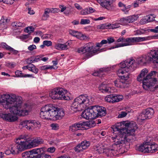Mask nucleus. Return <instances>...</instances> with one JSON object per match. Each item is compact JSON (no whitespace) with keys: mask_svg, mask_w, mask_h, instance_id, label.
Returning <instances> with one entry per match:
<instances>
[{"mask_svg":"<svg viewBox=\"0 0 158 158\" xmlns=\"http://www.w3.org/2000/svg\"><path fill=\"white\" fill-rule=\"evenodd\" d=\"M22 98L13 94H4L0 95V105L5 109L10 108V111L20 116L27 115L28 110L19 109L22 104Z\"/></svg>","mask_w":158,"mask_h":158,"instance_id":"obj_1","label":"nucleus"},{"mask_svg":"<svg viewBox=\"0 0 158 158\" xmlns=\"http://www.w3.org/2000/svg\"><path fill=\"white\" fill-rule=\"evenodd\" d=\"M123 126L119 123L113 127L112 128L114 134L111 137V139L115 145L126 147L130 145V140L127 138V136L134 135L137 127L136 125L135 126L124 128L123 127Z\"/></svg>","mask_w":158,"mask_h":158,"instance_id":"obj_2","label":"nucleus"},{"mask_svg":"<svg viewBox=\"0 0 158 158\" xmlns=\"http://www.w3.org/2000/svg\"><path fill=\"white\" fill-rule=\"evenodd\" d=\"M148 69H143L137 77V80L139 82H142L144 89L152 91L157 81L156 77L158 76V73L155 71H152L148 74Z\"/></svg>","mask_w":158,"mask_h":158,"instance_id":"obj_3","label":"nucleus"},{"mask_svg":"<svg viewBox=\"0 0 158 158\" xmlns=\"http://www.w3.org/2000/svg\"><path fill=\"white\" fill-rule=\"evenodd\" d=\"M106 108L99 106H91L85 110L81 116L86 119H92L105 116L106 114Z\"/></svg>","mask_w":158,"mask_h":158,"instance_id":"obj_4","label":"nucleus"},{"mask_svg":"<svg viewBox=\"0 0 158 158\" xmlns=\"http://www.w3.org/2000/svg\"><path fill=\"white\" fill-rule=\"evenodd\" d=\"M135 60L128 59L120 64L121 69L118 70V73L123 74L121 76V78L125 81L129 78V74L128 72L132 71L134 70V64Z\"/></svg>","mask_w":158,"mask_h":158,"instance_id":"obj_5","label":"nucleus"},{"mask_svg":"<svg viewBox=\"0 0 158 158\" xmlns=\"http://www.w3.org/2000/svg\"><path fill=\"white\" fill-rule=\"evenodd\" d=\"M137 61L138 64H141L151 63L158 64V48L151 50L147 54L138 58Z\"/></svg>","mask_w":158,"mask_h":158,"instance_id":"obj_6","label":"nucleus"},{"mask_svg":"<svg viewBox=\"0 0 158 158\" xmlns=\"http://www.w3.org/2000/svg\"><path fill=\"white\" fill-rule=\"evenodd\" d=\"M90 103L89 98L86 95H81L76 98L74 100L71 109L77 111H81L88 106Z\"/></svg>","mask_w":158,"mask_h":158,"instance_id":"obj_7","label":"nucleus"},{"mask_svg":"<svg viewBox=\"0 0 158 158\" xmlns=\"http://www.w3.org/2000/svg\"><path fill=\"white\" fill-rule=\"evenodd\" d=\"M67 91L62 88L57 87L53 89L49 94V96L55 100L70 99L69 97L67 95Z\"/></svg>","mask_w":158,"mask_h":158,"instance_id":"obj_8","label":"nucleus"},{"mask_svg":"<svg viewBox=\"0 0 158 158\" xmlns=\"http://www.w3.org/2000/svg\"><path fill=\"white\" fill-rule=\"evenodd\" d=\"M54 106L52 105H46L43 107L40 113V117L43 119L52 118Z\"/></svg>","mask_w":158,"mask_h":158,"instance_id":"obj_9","label":"nucleus"},{"mask_svg":"<svg viewBox=\"0 0 158 158\" xmlns=\"http://www.w3.org/2000/svg\"><path fill=\"white\" fill-rule=\"evenodd\" d=\"M94 44L92 43H89L85 44L84 47L86 50V57L87 58H88L93 56L95 54L97 53L100 50H102V49H93L94 47Z\"/></svg>","mask_w":158,"mask_h":158,"instance_id":"obj_10","label":"nucleus"},{"mask_svg":"<svg viewBox=\"0 0 158 158\" xmlns=\"http://www.w3.org/2000/svg\"><path fill=\"white\" fill-rule=\"evenodd\" d=\"M123 98V97L122 95L111 94L106 96L105 98V100L107 102L113 103L121 101Z\"/></svg>","mask_w":158,"mask_h":158,"instance_id":"obj_11","label":"nucleus"},{"mask_svg":"<svg viewBox=\"0 0 158 158\" xmlns=\"http://www.w3.org/2000/svg\"><path fill=\"white\" fill-rule=\"evenodd\" d=\"M0 118L4 120L10 122H13L17 120L18 117L14 113L7 114L0 113Z\"/></svg>","mask_w":158,"mask_h":158,"instance_id":"obj_12","label":"nucleus"},{"mask_svg":"<svg viewBox=\"0 0 158 158\" xmlns=\"http://www.w3.org/2000/svg\"><path fill=\"white\" fill-rule=\"evenodd\" d=\"M52 115V118H55L56 119H61L65 115L64 111L62 108H59L54 106Z\"/></svg>","mask_w":158,"mask_h":158,"instance_id":"obj_13","label":"nucleus"},{"mask_svg":"<svg viewBox=\"0 0 158 158\" xmlns=\"http://www.w3.org/2000/svg\"><path fill=\"white\" fill-rule=\"evenodd\" d=\"M114 67L115 66H109L100 68L98 70L95 71L93 73V75L94 76H98L100 77H102L105 74V73L113 70Z\"/></svg>","mask_w":158,"mask_h":158,"instance_id":"obj_14","label":"nucleus"},{"mask_svg":"<svg viewBox=\"0 0 158 158\" xmlns=\"http://www.w3.org/2000/svg\"><path fill=\"white\" fill-rule=\"evenodd\" d=\"M15 142L16 143L18 144L16 146V150H17L16 151V152H17V153H18L19 151H22L26 149L29 148L27 147L29 143L27 140L18 141L17 140H16Z\"/></svg>","mask_w":158,"mask_h":158,"instance_id":"obj_15","label":"nucleus"},{"mask_svg":"<svg viewBox=\"0 0 158 158\" xmlns=\"http://www.w3.org/2000/svg\"><path fill=\"white\" fill-rule=\"evenodd\" d=\"M97 152L99 153L103 152L108 157H111L114 155L115 151L112 148V147L110 146L103 149V152L102 151L101 148H98L97 150Z\"/></svg>","mask_w":158,"mask_h":158,"instance_id":"obj_16","label":"nucleus"},{"mask_svg":"<svg viewBox=\"0 0 158 158\" xmlns=\"http://www.w3.org/2000/svg\"><path fill=\"white\" fill-rule=\"evenodd\" d=\"M97 1L102 7L108 10L112 11L114 9V6L109 1L106 0H97Z\"/></svg>","mask_w":158,"mask_h":158,"instance_id":"obj_17","label":"nucleus"},{"mask_svg":"<svg viewBox=\"0 0 158 158\" xmlns=\"http://www.w3.org/2000/svg\"><path fill=\"white\" fill-rule=\"evenodd\" d=\"M137 17L135 15H131L121 18L119 20V22L123 25L128 23H132L136 20Z\"/></svg>","mask_w":158,"mask_h":158,"instance_id":"obj_18","label":"nucleus"},{"mask_svg":"<svg viewBox=\"0 0 158 158\" xmlns=\"http://www.w3.org/2000/svg\"><path fill=\"white\" fill-rule=\"evenodd\" d=\"M148 40L147 37H136L128 38L126 39L125 42H127V43L130 45V43L138 42L141 41H143Z\"/></svg>","mask_w":158,"mask_h":158,"instance_id":"obj_19","label":"nucleus"},{"mask_svg":"<svg viewBox=\"0 0 158 158\" xmlns=\"http://www.w3.org/2000/svg\"><path fill=\"white\" fill-rule=\"evenodd\" d=\"M136 150L145 153H148V142L144 143L143 144L135 147Z\"/></svg>","mask_w":158,"mask_h":158,"instance_id":"obj_20","label":"nucleus"},{"mask_svg":"<svg viewBox=\"0 0 158 158\" xmlns=\"http://www.w3.org/2000/svg\"><path fill=\"white\" fill-rule=\"evenodd\" d=\"M43 142V140L40 138H37L32 140L30 142L28 143L29 145L27 147L31 148L32 147L37 146L40 144H41Z\"/></svg>","mask_w":158,"mask_h":158,"instance_id":"obj_21","label":"nucleus"},{"mask_svg":"<svg viewBox=\"0 0 158 158\" xmlns=\"http://www.w3.org/2000/svg\"><path fill=\"white\" fill-rule=\"evenodd\" d=\"M83 126L82 122L76 123L69 127V130L73 132L78 130H82L83 128Z\"/></svg>","mask_w":158,"mask_h":158,"instance_id":"obj_22","label":"nucleus"},{"mask_svg":"<svg viewBox=\"0 0 158 158\" xmlns=\"http://www.w3.org/2000/svg\"><path fill=\"white\" fill-rule=\"evenodd\" d=\"M114 84L116 86L121 88H125L127 86L125 81L121 79H118L115 80Z\"/></svg>","mask_w":158,"mask_h":158,"instance_id":"obj_23","label":"nucleus"},{"mask_svg":"<svg viewBox=\"0 0 158 158\" xmlns=\"http://www.w3.org/2000/svg\"><path fill=\"white\" fill-rule=\"evenodd\" d=\"M100 91H101L103 93H110L111 92V89L107 85L102 83L98 87Z\"/></svg>","mask_w":158,"mask_h":158,"instance_id":"obj_24","label":"nucleus"},{"mask_svg":"<svg viewBox=\"0 0 158 158\" xmlns=\"http://www.w3.org/2000/svg\"><path fill=\"white\" fill-rule=\"evenodd\" d=\"M148 153H152L158 150V145L156 144H150L148 142Z\"/></svg>","mask_w":158,"mask_h":158,"instance_id":"obj_25","label":"nucleus"},{"mask_svg":"<svg viewBox=\"0 0 158 158\" xmlns=\"http://www.w3.org/2000/svg\"><path fill=\"white\" fill-rule=\"evenodd\" d=\"M69 44L67 43L64 44H58L55 45V47L56 49L59 50H66L68 49V44Z\"/></svg>","mask_w":158,"mask_h":158,"instance_id":"obj_26","label":"nucleus"},{"mask_svg":"<svg viewBox=\"0 0 158 158\" xmlns=\"http://www.w3.org/2000/svg\"><path fill=\"white\" fill-rule=\"evenodd\" d=\"M143 111L148 118H151L154 112L153 109L151 108H147Z\"/></svg>","mask_w":158,"mask_h":158,"instance_id":"obj_27","label":"nucleus"},{"mask_svg":"<svg viewBox=\"0 0 158 158\" xmlns=\"http://www.w3.org/2000/svg\"><path fill=\"white\" fill-rule=\"evenodd\" d=\"M69 34L74 36L76 37L78 39L80 38V37L82 36L83 37L84 36L81 33H79L77 31L71 30L69 31Z\"/></svg>","mask_w":158,"mask_h":158,"instance_id":"obj_28","label":"nucleus"},{"mask_svg":"<svg viewBox=\"0 0 158 158\" xmlns=\"http://www.w3.org/2000/svg\"><path fill=\"white\" fill-rule=\"evenodd\" d=\"M82 123L83 125V128H86L85 127L91 128L94 126L95 124L94 122H83Z\"/></svg>","mask_w":158,"mask_h":158,"instance_id":"obj_29","label":"nucleus"},{"mask_svg":"<svg viewBox=\"0 0 158 158\" xmlns=\"http://www.w3.org/2000/svg\"><path fill=\"white\" fill-rule=\"evenodd\" d=\"M122 125H123V128H128L129 127H131L132 126H135L136 125V123L135 122H129V123H126L124 122L122 124Z\"/></svg>","mask_w":158,"mask_h":158,"instance_id":"obj_30","label":"nucleus"},{"mask_svg":"<svg viewBox=\"0 0 158 158\" xmlns=\"http://www.w3.org/2000/svg\"><path fill=\"white\" fill-rule=\"evenodd\" d=\"M29 70L35 74H37L38 73L39 69L36 68L34 64H30Z\"/></svg>","mask_w":158,"mask_h":158,"instance_id":"obj_31","label":"nucleus"},{"mask_svg":"<svg viewBox=\"0 0 158 158\" xmlns=\"http://www.w3.org/2000/svg\"><path fill=\"white\" fill-rule=\"evenodd\" d=\"M80 143L82 145L83 149L84 150L87 148L90 145V142L86 140H84L81 142Z\"/></svg>","mask_w":158,"mask_h":158,"instance_id":"obj_32","label":"nucleus"},{"mask_svg":"<svg viewBox=\"0 0 158 158\" xmlns=\"http://www.w3.org/2000/svg\"><path fill=\"white\" fill-rule=\"evenodd\" d=\"M11 25L13 27H23L25 26V24L24 23L20 22H13L12 23Z\"/></svg>","mask_w":158,"mask_h":158,"instance_id":"obj_33","label":"nucleus"},{"mask_svg":"<svg viewBox=\"0 0 158 158\" xmlns=\"http://www.w3.org/2000/svg\"><path fill=\"white\" fill-rule=\"evenodd\" d=\"M23 158H33L30 151L25 152L22 154Z\"/></svg>","mask_w":158,"mask_h":158,"instance_id":"obj_34","label":"nucleus"},{"mask_svg":"<svg viewBox=\"0 0 158 158\" xmlns=\"http://www.w3.org/2000/svg\"><path fill=\"white\" fill-rule=\"evenodd\" d=\"M150 30L151 29H141L137 30L135 32L136 34L141 35L146 33L147 31H151Z\"/></svg>","mask_w":158,"mask_h":158,"instance_id":"obj_35","label":"nucleus"},{"mask_svg":"<svg viewBox=\"0 0 158 158\" xmlns=\"http://www.w3.org/2000/svg\"><path fill=\"white\" fill-rule=\"evenodd\" d=\"M75 151L77 152H80L81 151H83L84 149H83V147L81 143H79L76 147L74 148Z\"/></svg>","mask_w":158,"mask_h":158,"instance_id":"obj_36","label":"nucleus"},{"mask_svg":"<svg viewBox=\"0 0 158 158\" xmlns=\"http://www.w3.org/2000/svg\"><path fill=\"white\" fill-rule=\"evenodd\" d=\"M29 151L32 156L33 154H39L41 152V149L40 148L34 149Z\"/></svg>","mask_w":158,"mask_h":158,"instance_id":"obj_37","label":"nucleus"},{"mask_svg":"<svg viewBox=\"0 0 158 158\" xmlns=\"http://www.w3.org/2000/svg\"><path fill=\"white\" fill-rule=\"evenodd\" d=\"M35 158H51V156L49 155L41 154L38 155Z\"/></svg>","mask_w":158,"mask_h":158,"instance_id":"obj_38","label":"nucleus"},{"mask_svg":"<svg viewBox=\"0 0 158 158\" xmlns=\"http://www.w3.org/2000/svg\"><path fill=\"white\" fill-rule=\"evenodd\" d=\"M138 118L139 119H140L141 120H144L147 118H148L147 116L144 113V112L143 110L139 115Z\"/></svg>","mask_w":158,"mask_h":158,"instance_id":"obj_39","label":"nucleus"},{"mask_svg":"<svg viewBox=\"0 0 158 158\" xmlns=\"http://www.w3.org/2000/svg\"><path fill=\"white\" fill-rule=\"evenodd\" d=\"M34 31V29L32 27H28L25 28L24 31L25 32L28 33L29 34H30L31 33L33 32Z\"/></svg>","mask_w":158,"mask_h":158,"instance_id":"obj_40","label":"nucleus"},{"mask_svg":"<svg viewBox=\"0 0 158 158\" xmlns=\"http://www.w3.org/2000/svg\"><path fill=\"white\" fill-rule=\"evenodd\" d=\"M10 47L5 43L2 42L0 44V48H5L7 50L9 51Z\"/></svg>","mask_w":158,"mask_h":158,"instance_id":"obj_41","label":"nucleus"},{"mask_svg":"<svg viewBox=\"0 0 158 158\" xmlns=\"http://www.w3.org/2000/svg\"><path fill=\"white\" fill-rule=\"evenodd\" d=\"M29 123L33 124V125L34 126V127H33L34 128L35 127H38L40 126V123L38 121L30 120Z\"/></svg>","mask_w":158,"mask_h":158,"instance_id":"obj_42","label":"nucleus"},{"mask_svg":"<svg viewBox=\"0 0 158 158\" xmlns=\"http://www.w3.org/2000/svg\"><path fill=\"white\" fill-rule=\"evenodd\" d=\"M107 43V40H103L100 43H96V47H101L103 44H106Z\"/></svg>","mask_w":158,"mask_h":158,"instance_id":"obj_43","label":"nucleus"},{"mask_svg":"<svg viewBox=\"0 0 158 158\" xmlns=\"http://www.w3.org/2000/svg\"><path fill=\"white\" fill-rule=\"evenodd\" d=\"M15 148L12 147L10 150H7L5 152V154L6 155H8L10 153H12L13 154H17V152H16L15 150Z\"/></svg>","mask_w":158,"mask_h":158,"instance_id":"obj_44","label":"nucleus"},{"mask_svg":"<svg viewBox=\"0 0 158 158\" xmlns=\"http://www.w3.org/2000/svg\"><path fill=\"white\" fill-rule=\"evenodd\" d=\"M96 27L98 29H107L108 26L106 24H104L97 25Z\"/></svg>","mask_w":158,"mask_h":158,"instance_id":"obj_45","label":"nucleus"},{"mask_svg":"<svg viewBox=\"0 0 158 158\" xmlns=\"http://www.w3.org/2000/svg\"><path fill=\"white\" fill-rule=\"evenodd\" d=\"M129 45L128 43H122L118 44V45H116L115 46H113L109 48V49H111L114 48H117L121 47H123L124 46H127Z\"/></svg>","mask_w":158,"mask_h":158,"instance_id":"obj_46","label":"nucleus"},{"mask_svg":"<svg viewBox=\"0 0 158 158\" xmlns=\"http://www.w3.org/2000/svg\"><path fill=\"white\" fill-rule=\"evenodd\" d=\"M153 15H154L152 14L146 16L148 22H150L154 20V17Z\"/></svg>","mask_w":158,"mask_h":158,"instance_id":"obj_47","label":"nucleus"},{"mask_svg":"<svg viewBox=\"0 0 158 158\" xmlns=\"http://www.w3.org/2000/svg\"><path fill=\"white\" fill-rule=\"evenodd\" d=\"M27 138L26 136L24 135H21L18 137L16 139V140H17L18 141H25L27 140Z\"/></svg>","mask_w":158,"mask_h":158,"instance_id":"obj_48","label":"nucleus"},{"mask_svg":"<svg viewBox=\"0 0 158 158\" xmlns=\"http://www.w3.org/2000/svg\"><path fill=\"white\" fill-rule=\"evenodd\" d=\"M76 51L79 53L85 54V56H86V50H85L84 47L77 49V50Z\"/></svg>","mask_w":158,"mask_h":158,"instance_id":"obj_49","label":"nucleus"},{"mask_svg":"<svg viewBox=\"0 0 158 158\" xmlns=\"http://www.w3.org/2000/svg\"><path fill=\"white\" fill-rule=\"evenodd\" d=\"M34 62H36L41 60V55H38L32 57Z\"/></svg>","mask_w":158,"mask_h":158,"instance_id":"obj_50","label":"nucleus"},{"mask_svg":"<svg viewBox=\"0 0 158 158\" xmlns=\"http://www.w3.org/2000/svg\"><path fill=\"white\" fill-rule=\"evenodd\" d=\"M50 126L52 129L53 130H56L59 128V126L58 124L56 123H52L51 124Z\"/></svg>","mask_w":158,"mask_h":158,"instance_id":"obj_51","label":"nucleus"},{"mask_svg":"<svg viewBox=\"0 0 158 158\" xmlns=\"http://www.w3.org/2000/svg\"><path fill=\"white\" fill-rule=\"evenodd\" d=\"M90 21L89 19H81L80 24H85L90 23Z\"/></svg>","mask_w":158,"mask_h":158,"instance_id":"obj_52","label":"nucleus"},{"mask_svg":"<svg viewBox=\"0 0 158 158\" xmlns=\"http://www.w3.org/2000/svg\"><path fill=\"white\" fill-rule=\"evenodd\" d=\"M30 120H25L22 121L20 123V124L23 126H24L26 127L27 125L30 123H29Z\"/></svg>","mask_w":158,"mask_h":158,"instance_id":"obj_53","label":"nucleus"},{"mask_svg":"<svg viewBox=\"0 0 158 158\" xmlns=\"http://www.w3.org/2000/svg\"><path fill=\"white\" fill-rule=\"evenodd\" d=\"M80 13L82 15H86L89 14L88 9V8H86L82 10L80 12Z\"/></svg>","mask_w":158,"mask_h":158,"instance_id":"obj_54","label":"nucleus"},{"mask_svg":"<svg viewBox=\"0 0 158 158\" xmlns=\"http://www.w3.org/2000/svg\"><path fill=\"white\" fill-rule=\"evenodd\" d=\"M107 43L110 44L114 42L115 41V40L113 37H108L107 40Z\"/></svg>","mask_w":158,"mask_h":158,"instance_id":"obj_55","label":"nucleus"},{"mask_svg":"<svg viewBox=\"0 0 158 158\" xmlns=\"http://www.w3.org/2000/svg\"><path fill=\"white\" fill-rule=\"evenodd\" d=\"M127 113L124 111H122L118 116V118H122L125 117Z\"/></svg>","mask_w":158,"mask_h":158,"instance_id":"obj_56","label":"nucleus"},{"mask_svg":"<svg viewBox=\"0 0 158 158\" xmlns=\"http://www.w3.org/2000/svg\"><path fill=\"white\" fill-rule=\"evenodd\" d=\"M15 74L18 77H23V73L21 71L17 70L15 72Z\"/></svg>","mask_w":158,"mask_h":158,"instance_id":"obj_57","label":"nucleus"},{"mask_svg":"<svg viewBox=\"0 0 158 158\" xmlns=\"http://www.w3.org/2000/svg\"><path fill=\"white\" fill-rule=\"evenodd\" d=\"M55 150V148L54 147H52L48 148L47 149V152L51 153H53Z\"/></svg>","mask_w":158,"mask_h":158,"instance_id":"obj_58","label":"nucleus"},{"mask_svg":"<svg viewBox=\"0 0 158 158\" xmlns=\"http://www.w3.org/2000/svg\"><path fill=\"white\" fill-rule=\"evenodd\" d=\"M9 20L6 19H4V18L2 17V19L0 20V23L1 24H3L6 23L7 22H9Z\"/></svg>","mask_w":158,"mask_h":158,"instance_id":"obj_59","label":"nucleus"},{"mask_svg":"<svg viewBox=\"0 0 158 158\" xmlns=\"http://www.w3.org/2000/svg\"><path fill=\"white\" fill-rule=\"evenodd\" d=\"M43 43L47 46H50L52 45V42L50 41L45 40L43 41Z\"/></svg>","mask_w":158,"mask_h":158,"instance_id":"obj_60","label":"nucleus"},{"mask_svg":"<svg viewBox=\"0 0 158 158\" xmlns=\"http://www.w3.org/2000/svg\"><path fill=\"white\" fill-rule=\"evenodd\" d=\"M33 58L32 57L29 58L27 59L26 62L28 64H32V63H34L33 60Z\"/></svg>","mask_w":158,"mask_h":158,"instance_id":"obj_61","label":"nucleus"},{"mask_svg":"<svg viewBox=\"0 0 158 158\" xmlns=\"http://www.w3.org/2000/svg\"><path fill=\"white\" fill-rule=\"evenodd\" d=\"M49 16L48 14L44 12L42 16V19L44 20H46Z\"/></svg>","mask_w":158,"mask_h":158,"instance_id":"obj_62","label":"nucleus"},{"mask_svg":"<svg viewBox=\"0 0 158 158\" xmlns=\"http://www.w3.org/2000/svg\"><path fill=\"white\" fill-rule=\"evenodd\" d=\"M147 23L148 22L146 17L145 18L142 19L140 21V23L142 24H145Z\"/></svg>","mask_w":158,"mask_h":158,"instance_id":"obj_63","label":"nucleus"},{"mask_svg":"<svg viewBox=\"0 0 158 158\" xmlns=\"http://www.w3.org/2000/svg\"><path fill=\"white\" fill-rule=\"evenodd\" d=\"M36 48V47L35 45H32L29 46L28 47V49L30 51H33Z\"/></svg>","mask_w":158,"mask_h":158,"instance_id":"obj_64","label":"nucleus"}]
</instances>
